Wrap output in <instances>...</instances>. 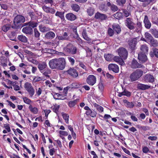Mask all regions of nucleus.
<instances>
[{"mask_svg":"<svg viewBox=\"0 0 158 158\" xmlns=\"http://www.w3.org/2000/svg\"><path fill=\"white\" fill-rule=\"evenodd\" d=\"M143 71L140 69H137L134 71L130 76V80L131 82L138 80L143 75Z\"/></svg>","mask_w":158,"mask_h":158,"instance_id":"obj_1","label":"nucleus"},{"mask_svg":"<svg viewBox=\"0 0 158 158\" xmlns=\"http://www.w3.org/2000/svg\"><path fill=\"white\" fill-rule=\"evenodd\" d=\"M25 21V19L24 16L21 15H17L14 20V25L12 27L13 28L17 29L20 27V26Z\"/></svg>","mask_w":158,"mask_h":158,"instance_id":"obj_2","label":"nucleus"},{"mask_svg":"<svg viewBox=\"0 0 158 158\" xmlns=\"http://www.w3.org/2000/svg\"><path fill=\"white\" fill-rule=\"evenodd\" d=\"M69 39L68 33L66 32L63 33L62 34L57 35L54 41L56 44L58 45L60 41L68 40Z\"/></svg>","mask_w":158,"mask_h":158,"instance_id":"obj_3","label":"nucleus"},{"mask_svg":"<svg viewBox=\"0 0 158 158\" xmlns=\"http://www.w3.org/2000/svg\"><path fill=\"white\" fill-rule=\"evenodd\" d=\"M25 89L27 92L30 97H32L35 94V90L32 85L28 82H26L24 85Z\"/></svg>","mask_w":158,"mask_h":158,"instance_id":"obj_4","label":"nucleus"},{"mask_svg":"<svg viewBox=\"0 0 158 158\" xmlns=\"http://www.w3.org/2000/svg\"><path fill=\"white\" fill-rule=\"evenodd\" d=\"M58 70H63L65 68L66 62L65 59L63 57L57 58Z\"/></svg>","mask_w":158,"mask_h":158,"instance_id":"obj_5","label":"nucleus"},{"mask_svg":"<svg viewBox=\"0 0 158 158\" xmlns=\"http://www.w3.org/2000/svg\"><path fill=\"white\" fill-rule=\"evenodd\" d=\"M118 55L123 59H126L128 56V52L127 50L124 48H120L118 50Z\"/></svg>","mask_w":158,"mask_h":158,"instance_id":"obj_6","label":"nucleus"},{"mask_svg":"<svg viewBox=\"0 0 158 158\" xmlns=\"http://www.w3.org/2000/svg\"><path fill=\"white\" fill-rule=\"evenodd\" d=\"M65 72L73 78H76L78 76V72L74 68H70Z\"/></svg>","mask_w":158,"mask_h":158,"instance_id":"obj_7","label":"nucleus"},{"mask_svg":"<svg viewBox=\"0 0 158 158\" xmlns=\"http://www.w3.org/2000/svg\"><path fill=\"white\" fill-rule=\"evenodd\" d=\"M86 82L91 85H93L96 82V79L95 76L93 75H89L86 79Z\"/></svg>","mask_w":158,"mask_h":158,"instance_id":"obj_8","label":"nucleus"},{"mask_svg":"<svg viewBox=\"0 0 158 158\" xmlns=\"http://www.w3.org/2000/svg\"><path fill=\"white\" fill-rule=\"evenodd\" d=\"M143 79L146 82L153 83L155 81L154 76L148 73L143 76Z\"/></svg>","mask_w":158,"mask_h":158,"instance_id":"obj_9","label":"nucleus"},{"mask_svg":"<svg viewBox=\"0 0 158 158\" xmlns=\"http://www.w3.org/2000/svg\"><path fill=\"white\" fill-rule=\"evenodd\" d=\"M57 62V58L51 60L49 61L48 63L50 67L52 69L58 70Z\"/></svg>","mask_w":158,"mask_h":158,"instance_id":"obj_10","label":"nucleus"},{"mask_svg":"<svg viewBox=\"0 0 158 158\" xmlns=\"http://www.w3.org/2000/svg\"><path fill=\"white\" fill-rule=\"evenodd\" d=\"M138 59L140 63H144L146 62L148 60V58L146 55V53H144L142 52H140L139 53Z\"/></svg>","mask_w":158,"mask_h":158,"instance_id":"obj_11","label":"nucleus"},{"mask_svg":"<svg viewBox=\"0 0 158 158\" xmlns=\"http://www.w3.org/2000/svg\"><path fill=\"white\" fill-rule=\"evenodd\" d=\"M131 67L133 69L139 68L144 67L143 65L139 63L137 60L134 59L131 63Z\"/></svg>","mask_w":158,"mask_h":158,"instance_id":"obj_12","label":"nucleus"},{"mask_svg":"<svg viewBox=\"0 0 158 158\" xmlns=\"http://www.w3.org/2000/svg\"><path fill=\"white\" fill-rule=\"evenodd\" d=\"M126 21V25L127 27L130 30H134L135 29V24L132 21L131 19L127 18Z\"/></svg>","mask_w":158,"mask_h":158,"instance_id":"obj_13","label":"nucleus"},{"mask_svg":"<svg viewBox=\"0 0 158 158\" xmlns=\"http://www.w3.org/2000/svg\"><path fill=\"white\" fill-rule=\"evenodd\" d=\"M108 69L112 71L115 73H118L119 71V68L118 65L114 64H109Z\"/></svg>","mask_w":158,"mask_h":158,"instance_id":"obj_14","label":"nucleus"},{"mask_svg":"<svg viewBox=\"0 0 158 158\" xmlns=\"http://www.w3.org/2000/svg\"><path fill=\"white\" fill-rule=\"evenodd\" d=\"M38 68L41 73L44 72L48 68L46 63L44 62L39 63L38 64Z\"/></svg>","mask_w":158,"mask_h":158,"instance_id":"obj_15","label":"nucleus"},{"mask_svg":"<svg viewBox=\"0 0 158 158\" xmlns=\"http://www.w3.org/2000/svg\"><path fill=\"white\" fill-rule=\"evenodd\" d=\"M95 18L101 21H102L106 19L107 18V16L105 14L97 12L95 15Z\"/></svg>","mask_w":158,"mask_h":158,"instance_id":"obj_16","label":"nucleus"},{"mask_svg":"<svg viewBox=\"0 0 158 158\" xmlns=\"http://www.w3.org/2000/svg\"><path fill=\"white\" fill-rule=\"evenodd\" d=\"M22 31L23 33L26 34L31 35L33 33L32 28L29 26H27L23 27Z\"/></svg>","mask_w":158,"mask_h":158,"instance_id":"obj_17","label":"nucleus"},{"mask_svg":"<svg viewBox=\"0 0 158 158\" xmlns=\"http://www.w3.org/2000/svg\"><path fill=\"white\" fill-rule=\"evenodd\" d=\"M0 63L1 64L3 67H6L7 65V59L4 56H0Z\"/></svg>","mask_w":158,"mask_h":158,"instance_id":"obj_18","label":"nucleus"},{"mask_svg":"<svg viewBox=\"0 0 158 158\" xmlns=\"http://www.w3.org/2000/svg\"><path fill=\"white\" fill-rule=\"evenodd\" d=\"M137 88L139 89L144 90L150 88L151 86L139 83L137 85Z\"/></svg>","mask_w":158,"mask_h":158,"instance_id":"obj_19","label":"nucleus"},{"mask_svg":"<svg viewBox=\"0 0 158 158\" xmlns=\"http://www.w3.org/2000/svg\"><path fill=\"white\" fill-rule=\"evenodd\" d=\"M114 61L118 63L119 64L122 65L124 64V62L123 60V59L119 56H113V59Z\"/></svg>","mask_w":158,"mask_h":158,"instance_id":"obj_20","label":"nucleus"},{"mask_svg":"<svg viewBox=\"0 0 158 158\" xmlns=\"http://www.w3.org/2000/svg\"><path fill=\"white\" fill-rule=\"evenodd\" d=\"M143 22L145 24V27L146 28L149 29L150 28L151 24L147 15L145 16Z\"/></svg>","mask_w":158,"mask_h":158,"instance_id":"obj_21","label":"nucleus"},{"mask_svg":"<svg viewBox=\"0 0 158 158\" xmlns=\"http://www.w3.org/2000/svg\"><path fill=\"white\" fill-rule=\"evenodd\" d=\"M55 36V33L52 31H49L45 35V37L48 39H52Z\"/></svg>","mask_w":158,"mask_h":158,"instance_id":"obj_22","label":"nucleus"},{"mask_svg":"<svg viewBox=\"0 0 158 158\" xmlns=\"http://www.w3.org/2000/svg\"><path fill=\"white\" fill-rule=\"evenodd\" d=\"M112 28L114 31L119 34L121 31V28L120 26L118 24L114 23L112 25Z\"/></svg>","mask_w":158,"mask_h":158,"instance_id":"obj_23","label":"nucleus"},{"mask_svg":"<svg viewBox=\"0 0 158 158\" xmlns=\"http://www.w3.org/2000/svg\"><path fill=\"white\" fill-rule=\"evenodd\" d=\"M77 48L76 47H73L72 49L71 52L72 54L73 55L77 54V55L75 56L74 57L76 58H78L80 57L79 52H77Z\"/></svg>","mask_w":158,"mask_h":158,"instance_id":"obj_24","label":"nucleus"},{"mask_svg":"<svg viewBox=\"0 0 158 158\" xmlns=\"http://www.w3.org/2000/svg\"><path fill=\"white\" fill-rule=\"evenodd\" d=\"M136 42L134 40H131L129 41V47L132 50H134L136 47Z\"/></svg>","mask_w":158,"mask_h":158,"instance_id":"obj_25","label":"nucleus"},{"mask_svg":"<svg viewBox=\"0 0 158 158\" xmlns=\"http://www.w3.org/2000/svg\"><path fill=\"white\" fill-rule=\"evenodd\" d=\"M140 50L142 52H143V53L146 54L148 52V47L146 44H142L140 46Z\"/></svg>","mask_w":158,"mask_h":158,"instance_id":"obj_26","label":"nucleus"},{"mask_svg":"<svg viewBox=\"0 0 158 158\" xmlns=\"http://www.w3.org/2000/svg\"><path fill=\"white\" fill-rule=\"evenodd\" d=\"M65 17L67 19L70 21H74L76 18V16L72 13L66 14Z\"/></svg>","mask_w":158,"mask_h":158,"instance_id":"obj_27","label":"nucleus"},{"mask_svg":"<svg viewBox=\"0 0 158 158\" xmlns=\"http://www.w3.org/2000/svg\"><path fill=\"white\" fill-rule=\"evenodd\" d=\"M78 101V99H76L74 100L73 101H69L68 103L69 106L70 108L74 107V106L77 104Z\"/></svg>","mask_w":158,"mask_h":158,"instance_id":"obj_28","label":"nucleus"},{"mask_svg":"<svg viewBox=\"0 0 158 158\" xmlns=\"http://www.w3.org/2000/svg\"><path fill=\"white\" fill-rule=\"evenodd\" d=\"M104 57L107 61H112L113 60V55L110 54H106L104 55Z\"/></svg>","mask_w":158,"mask_h":158,"instance_id":"obj_29","label":"nucleus"},{"mask_svg":"<svg viewBox=\"0 0 158 158\" xmlns=\"http://www.w3.org/2000/svg\"><path fill=\"white\" fill-rule=\"evenodd\" d=\"M39 27L40 31L43 32H45L49 31L50 29L49 27L45 26H43L42 25L39 26Z\"/></svg>","mask_w":158,"mask_h":158,"instance_id":"obj_30","label":"nucleus"},{"mask_svg":"<svg viewBox=\"0 0 158 158\" xmlns=\"http://www.w3.org/2000/svg\"><path fill=\"white\" fill-rule=\"evenodd\" d=\"M123 101L124 103L126 104V106L128 108H132L134 106L132 102H129L126 99L124 100Z\"/></svg>","mask_w":158,"mask_h":158,"instance_id":"obj_31","label":"nucleus"},{"mask_svg":"<svg viewBox=\"0 0 158 158\" xmlns=\"http://www.w3.org/2000/svg\"><path fill=\"white\" fill-rule=\"evenodd\" d=\"M18 38L19 40L23 43H26L27 41V38L25 36L22 35H18Z\"/></svg>","mask_w":158,"mask_h":158,"instance_id":"obj_32","label":"nucleus"},{"mask_svg":"<svg viewBox=\"0 0 158 158\" xmlns=\"http://www.w3.org/2000/svg\"><path fill=\"white\" fill-rule=\"evenodd\" d=\"M62 116L63 118L65 120V122L66 123L68 124L69 123V116L67 114L64 113H62Z\"/></svg>","mask_w":158,"mask_h":158,"instance_id":"obj_33","label":"nucleus"},{"mask_svg":"<svg viewBox=\"0 0 158 158\" xmlns=\"http://www.w3.org/2000/svg\"><path fill=\"white\" fill-rule=\"evenodd\" d=\"M82 35L83 38L88 41H91V39L88 37L87 35L85 29H84L82 32Z\"/></svg>","mask_w":158,"mask_h":158,"instance_id":"obj_34","label":"nucleus"},{"mask_svg":"<svg viewBox=\"0 0 158 158\" xmlns=\"http://www.w3.org/2000/svg\"><path fill=\"white\" fill-rule=\"evenodd\" d=\"M29 109L30 111L34 114H37L38 112V109L36 107H33L31 105L29 106Z\"/></svg>","mask_w":158,"mask_h":158,"instance_id":"obj_35","label":"nucleus"},{"mask_svg":"<svg viewBox=\"0 0 158 158\" xmlns=\"http://www.w3.org/2000/svg\"><path fill=\"white\" fill-rule=\"evenodd\" d=\"M141 24L140 22H138L137 24V26L135 27V31L137 33H139L140 31L142 29Z\"/></svg>","mask_w":158,"mask_h":158,"instance_id":"obj_36","label":"nucleus"},{"mask_svg":"<svg viewBox=\"0 0 158 158\" xmlns=\"http://www.w3.org/2000/svg\"><path fill=\"white\" fill-rule=\"evenodd\" d=\"M148 43H150L152 46L156 47L157 46L158 42L157 40H154L153 38L149 40Z\"/></svg>","mask_w":158,"mask_h":158,"instance_id":"obj_37","label":"nucleus"},{"mask_svg":"<svg viewBox=\"0 0 158 158\" xmlns=\"http://www.w3.org/2000/svg\"><path fill=\"white\" fill-rule=\"evenodd\" d=\"M106 5L109 7H110L111 10H117V7L113 4H111L110 2H108L107 3Z\"/></svg>","mask_w":158,"mask_h":158,"instance_id":"obj_38","label":"nucleus"},{"mask_svg":"<svg viewBox=\"0 0 158 158\" xmlns=\"http://www.w3.org/2000/svg\"><path fill=\"white\" fill-rule=\"evenodd\" d=\"M73 47V45L71 44H69L66 46V51L69 53H70Z\"/></svg>","mask_w":158,"mask_h":158,"instance_id":"obj_39","label":"nucleus"},{"mask_svg":"<svg viewBox=\"0 0 158 158\" xmlns=\"http://www.w3.org/2000/svg\"><path fill=\"white\" fill-rule=\"evenodd\" d=\"M60 106L59 105H58L57 104H56L53 107L52 110L56 114H57V113L59 112V109L60 108Z\"/></svg>","mask_w":158,"mask_h":158,"instance_id":"obj_40","label":"nucleus"},{"mask_svg":"<svg viewBox=\"0 0 158 158\" xmlns=\"http://www.w3.org/2000/svg\"><path fill=\"white\" fill-rule=\"evenodd\" d=\"M114 17L117 19H120L123 18V14L121 12H117L114 15Z\"/></svg>","mask_w":158,"mask_h":158,"instance_id":"obj_41","label":"nucleus"},{"mask_svg":"<svg viewBox=\"0 0 158 158\" xmlns=\"http://www.w3.org/2000/svg\"><path fill=\"white\" fill-rule=\"evenodd\" d=\"M145 37L147 39V43L153 38L152 35L148 32H146L144 35Z\"/></svg>","mask_w":158,"mask_h":158,"instance_id":"obj_42","label":"nucleus"},{"mask_svg":"<svg viewBox=\"0 0 158 158\" xmlns=\"http://www.w3.org/2000/svg\"><path fill=\"white\" fill-rule=\"evenodd\" d=\"M151 33L156 38H158V31L156 30L151 29Z\"/></svg>","mask_w":158,"mask_h":158,"instance_id":"obj_43","label":"nucleus"},{"mask_svg":"<svg viewBox=\"0 0 158 158\" xmlns=\"http://www.w3.org/2000/svg\"><path fill=\"white\" fill-rule=\"evenodd\" d=\"M94 106L96 108L97 110L99 112H102L103 111V108L102 106L96 104H94Z\"/></svg>","mask_w":158,"mask_h":158,"instance_id":"obj_44","label":"nucleus"},{"mask_svg":"<svg viewBox=\"0 0 158 158\" xmlns=\"http://www.w3.org/2000/svg\"><path fill=\"white\" fill-rule=\"evenodd\" d=\"M16 33L15 32H12L10 35V40L16 41Z\"/></svg>","mask_w":158,"mask_h":158,"instance_id":"obj_45","label":"nucleus"},{"mask_svg":"<svg viewBox=\"0 0 158 158\" xmlns=\"http://www.w3.org/2000/svg\"><path fill=\"white\" fill-rule=\"evenodd\" d=\"M23 99L24 102L25 103L28 105L31 104V100H30L28 98H27V97H23Z\"/></svg>","mask_w":158,"mask_h":158,"instance_id":"obj_46","label":"nucleus"},{"mask_svg":"<svg viewBox=\"0 0 158 158\" xmlns=\"http://www.w3.org/2000/svg\"><path fill=\"white\" fill-rule=\"evenodd\" d=\"M29 23V27L32 28L36 27L38 25L37 23L34 21H30Z\"/></svg>","mask_w":158,"mask_h":158,"instance_id":"obj_47","label":"nucleus"},{"mask_svg":"<svg viewBox=\"0 0 158 158\" xmlns=\"http://www.w3.org/2000/svg\"><path fill=\"white\" fill-rule=\"evenodd\" d=\"M10 28V25L7 24L3 26L2 27V30L4 32H6Z\"/></svg>","mask_w":158,"mask_h":158,"instance_id":"obj_48","label":"nucleus"},{"mask_svg":"<svg viewBox=\"0 0 158 158\" xmlns=\"http://www.w3.org/2000/svg\"><path fill=\"white\" fill-rule=\"evenodd\" d=\"M34 36L35 38H38L39 37L40 33L38 31V30L36 28H34Z\"/></svg>","mask_w":158,"mask_h":158,"instance_id":"obj_49","label":"nucleus"},{"mask_svg":"<svg viewBox=\"0 0 158 158\" xmlns=\"http://www.w3.org/2000/svg\"><path fill=\"white\" fill-rule=\"evenodd\" d=\"M71 7L73 10H79L80 9L79 6L76 4H72Z\"/></svg>","mask_w":158,"mask_h":158,"instance_id":"obj_50","label":"nucleus"},{"mask_svg":"<svg viewBox=\"0 0 158 158\" xmlns=\"http://www.w3.org/2000/svg\"><path fill=\"white\" fill-rule=\"evenodd\" d=\"M51 73V70L49 69L48 68L46 69V70L43 72V73H43V75L45 76L46 77H49L48 75V74H50Z\"/></svg>","mask_w":158,"mask_h":158,"instance_id":"obj_51","label":"nucleus"},{"mask_svg":"<svg viewBox=\"0 0 158 158\" xmlns=\"http://www.w3.org/2000/svg\"><path fill=\"white\" fill-rule=\"evenodd\" d=\"M64 12H60L58 11L56 12V15L58 16L61 19H62L64 17Z\"/></svg>","mask_w":158,"mask_h":158,"instance_id":"obj_52","label":"nucleus"},{"mask_svg":"<svg viewBox=\"0 0 158 158\" xmlns=\"http://www.w3.org/2000/svg\"><path fill=\"white\" fill-rule=\"evenodd\" d=\"M79 66L83 69L85 70V71H87L88 70L87 67L81 61L79 62Z\"/></svg>","mask_w":158,"mask_h":158,"instance_id":"obj_53","label":"nucleus"},{"mask_svg":"<svg viewBox=\"0 0 158 158\" xmlns=\"http://www.w3.org/2000/svg\"><path fill=\"white\" fill-rule=\"evenodd\" d=\"M122 94H123V95L126 96L127 97H129L131 95L130 92L127 90L125 89L122 92Z\"/></svg>","mask_w":158,"mask_h":158,"instance_id":"obj_54","label":"nucleus"},{"mask_svg":"<svg viewBox=\"0 0 158 158\" xmlns=\"http://www.w3.org/2000/svg\"><path fill=\"white\" fill-rule=\"evenodd\" d=\"M98 88L102 92L104 89V86L102 82H100L98 85Z\"/></svg>","mask_w":158,"mask_h":158,"instance_id":"obj_55","label":"nucleus"},{"mask_svg":"<svg viewBox=\"0 0 158 158\" xmlns=\"http://www.w3.org/2000/svg\"><path fill=\"white\" fill-rule=\"evenodd\" d=\"M116 2L117 4L122 6L125 3L126 0H117Z\"/></svg>","mask_w":158,"mask_h":158,"instance_id":"obj_56","label":"nucleus"},{"mask_svg":"<svg viewBox=\"0 0 158 158\" xmlns=\"http://www.w3.org/2000/svg\"><path fill=\"white\" fill-rule=\"evenodd\" d=\"M108 34L110 36H112L114 35V32L113 30L110 28H109L108 29Z\"/></svg>","mask_w":158,"mask_h":158,"instance_id":"obj_57","label":"nucleus"},{"mask_svg":"<svg viewBox=\"0 0 158 158\" xmlns=\"http://www.w3.org/2000/svg\"><path fill=\"white\" fill-rule=\"evenodd\" d=\"M53 97L56 100L59 99H60V94L56 93L53 94Z\"/></svg>","mask_w":158,"mask_h":158,"instance_id":"obj_58","label":"nucleus"},{"mask_svg":"<svg viewBox=\"0 0 158 158\" xmlns=\"http://www.w3.org/2000/svg\"><path fill=\"white\" fill-rule=\"evenodd\" d=\"M68 58L71 64L72 65H73L75 63V60L71 57H68Z\"/></svg>","mask_w":158,"mask_h":158,"instance_id":"obj_59","label":"nucleus"},{"mask_svg":"<svg viewBox=\"0 0 158 158\" xmlns=\"http://www.w3.org/2000/svg\"><path fill=\"white\" fill-rule=\"evenodd\" d=\"M2 55H1L3 56V55H5L6 56V57L7 58L9 56V52L8 51H5L4 50H3L1 52Z\"/></svg>","mask_w":158,"mask_h":158,"instance_id":"obj_60","label":"nucleus"},{"mask_svg":"<svg viewBox=\"0 0 158 158\" xmlns=\"http://www.w3.org/2000/svg\"><path fill=\"white\" fill-rule=\"evenodd\" d=\"M152 50L155 56L158 58V49L156 48H152Z\"/></svg>","mask_w":158,"mask_h":158,"instance_id":"obj_61","label":"nucleus"},{"mask_svg":"<svg viewBox=\"0 0 158 158\" xmlns=\"http://www.w3.org/2000/svg\"><path fill=\"white\" fill-rule=\"evenodd\" d=\"M42 89L40 88H39L38 89H36V94L38 96H40L42 92Z\"/></svg>","mask_w":158,"mask_h":158,"instance_id":"obj_62","label":"nucleus"},{"mask_svg":"<svg viewBox=\"0 0 158 158\" xmlns=\"http://www.w3.org/2000/svg\"><path fill=\"white\" fill-rule=\"evenodd\" d=\"M59 133L60 135L63 136H67L68 135V132L64 131H59Z\"/></svg>","mask_w":158,"mask_h":158,"instance_id":"obj_63","label":"nucleus"},{"mask_svg":"<svg viewBox=\"0 0 158 158\" xmlns=\"http://www.w3.org/2000/svg\"><path fill=\"white\" fill-rule=\"evenodd\" d=\"M28 14L31 18H34L35 17H37V15H35V12H34V11L33 12H29Z\"/></svg>","mask_w":158,"mask_h":158,"instance_id":"obj_64","label":"nucleus"}]
</instances>
